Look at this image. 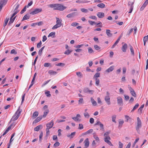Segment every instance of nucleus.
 <instances>
[{
	"label": "nucleus",
	"mask_w": 148,
	"mask_h": 148,
	"mask_svg": "<svg viewBox=\"0 0 148 148\" xmlns=\"http://www.w3.org/2000/svg\"><path fill=\"white\" fill-rule=\"evenodd\" d=\"M90 100L92 105L94 106H96L97 105V103L94 100L92 97L91 98Z\"/></svg>",
	"instance_id": "obj_28"
},
{
	"label": "nucleus",
	"mask_w": 148,
	"mask_h": 148,
	"mask_svg": "<svg viewBox=\"0 0 148 148\" xmlns=\"http://www.w3.org/2000/svg\"><path fill=\"white\" fill-rule=\"evenodd\" d=\"M139 106V104L138 103H136L133 109L131 111V112L134 111Z\"/></svg>",
	"instance_id": "obj_42"
},
{
	"label": "nucleus",
	"mask_w": 148,
	"mask_h": 148,
	"mask_svg": "<svg viewBox=\"0 0 148 148\" xmlns=\"http://www.w3.org/2000/svg\"><path fill=\"white\" fill-rule=\"evenodd\" d=\"M53 120H51L50 123H49L46 124V128H48L49 129H50L52 127L53 125Z\"/></svg>",
	"instance_id": "obj_9"
},
{
	"label": "nucleus",
	"mask_w": 148,
	"mask_h": 148,
	"mask_svg": "<svg viewBox=\"0 0 148 148\" xmlns=\"http://www.w3.org/2000/svg\"><path fill=\"white\" fill-rule=\"evenodd\" d=\"M16 124H14V123H12L10 126H9L7 129L5 130L4 131V133L3 134V136H4L5 134H6L11 129V127L13 125H14V126Z\"/></svg>",
	"instance_id": "obj_6"
},
{
	"label": "nucleus",
	"mask_w": 148,
	"mask_h": 148,
	"mask_svg": "<svg viewBox=\"0 0 148 148\" xmlns=\"http://www.w3.org/2000/svg\"><path fill=\"white\" fill-rule=\"evenodd\" d=\"M130 93L134 97H136V95L134 89L130 87Z\"/></svg>",
	"instance_id": "obj_15"
},
{
	"label": "nucleus",
	"mask_w": 148,
	"mask_h": 148,
	"mask_svg": "<svg viewBox=\"0 0 148 148\" xmlns=\"http://www.w3.org/2000/svg\"><path fill=\"white\" fill-rule=\"evenodd\" d=\"M119 148H122L123 146V145L120 141H119Z\"/></svg>",
	"instance_id": "obj_59"
},
{
	"label": "nucleus",
	"mask_w": 148,
	"mask_h": 148,
	"mask_svg": "<svg viewBox=\"0 0 148 148\" xmlns=\"http://www.w3.org/2000/svg\"><path fill=\"white\" fill-rule=\"evenodd\" d=\"M93 132L92 129H90L84 133V135H86L92 133Z\"/></svg>",
	"instance_id": "obj_31"
},
{
	"label": "nucleus",
	"mask_w": 148,
	"mask_h": 148,
	"mask_svg": "<svg viewBox=\"0 0 148 148\" xmlns=\"http://www.w3.org/2000/svg\"><path fill=\"white\" fill-rule=\"evenodd\" d=\"M84 103V100L83 98L80 99L78 101L79 104H83Z\"/></svg>",
	"instance_id": "obj_46"
},
{
	"label": "nucleus",
	"mask_w": 148,
	"mask_h": 148,
	"mask_svg": "<svg viewBox=\"0 0 148 148\" xmlns=\"http://www.w3.org/2000/svg\"><path fill=\"white\" fill-rule=\"evenodd\" d=\"M83 91L85 93H88L90 94H92L94 92V90H90L88 88H85Z\"/></svg>",
	"instance_id": "obj_4"
},
{
	"label": "nucleus",
	"mask_w": 148,
	"mask_h": 148,
	"mask_svg": "<svg viewBox=\"0 0 148 148\" xmlns=\"http://www.w3.org/2000/svg\"><path fill=\"white\" fill-rule=\"evenodd\" d=\"M7 0H1L0 1V10H1L3 5H5L7 3Z\"/></svg>",
	"instance_id": "obj_7"
},
{
	"label": "nucleus",
	"mask_w": 148,
	"mask_h": 148,
	"mask_svg": "<svg viewBox=\"0 0 148 148\" xmlns=\"http://www.w3.org/2000/svg\"><path fill=\"white\" fill-rule=\"evenodd\" d=\"M104 13L102 12H98L97 14V16L100 18H102L104 16Z\"/></svg>",
	"instance_id": "obj_16"
},
{
	"label": "nucleus",
	"mask_w": 148,
	"mask_h": 148,
	"mask_svg": "<svg viewBox=\"0 0 148 148\" xmlns=\"http://www.w3.org/2000/svg\"><path fill=\"white\" fill-rule=\"evenodd\" d=\"M16 16H15L14 18H12V17H11V18L10 19V21L8 23V25H10L11 24L13 23L16 18Z\"/></svg>",
	"instance_id": "obj_21"
},
{
	"label": "nucleus",
	"mask_w": 148,
	"mask_h": 148,
	"mask_svg": "<svg viewBox=\"0 0 148 148\" xmlns=\"http://www.w3.org/2000/svg\"><path fill=\"white\" fill-rule=\"evenodd\" d=\"M118 104L120 105H123V99L120 97H117Z\"/></svg>",
	"instance_id": "obj_13"
},
{
	"label": "nucleus",
	"mask_w": 148,
	"mask_h": 148,
	"mask_svg": "<svg viewBox=\"0 0 148 148\" xmlns=\"http://www.w3.org/2000/svg\"><path fill=\"white\" fill-rule=\"evenodd\" d=\"M26 6H25L24 8L22 9V10L20 12V13L21 14H23L24 12L26 11Z\"/></svg>",
	"instance_id": "obj_60"
},
{
	"label": "nucleus",
	"mask_w": 148,
	"mask_h": 148,
	"mask_svg": "<svg viewBox=\"0 0 148 148\" xmlns=\"http://www.w3.org/2000/svg\"><path fill=\"white\" fill-rule=\"evenodd\" d=\"M111 139L110 137H108V138L106 137L104 138V141L107 143Z\"/></svg>",
	"instance_id": "obj_43"
},
{
	"label": "nucleus",
	"mask_w": 148,
	"mask_h": 148,
	"mask_svg": "<svg viewBox=\"0 0 148 148\" xmlns=\"http://www.w3.org/2000/svg\"><path fill=\"white\" fill-rule=\"evenodd\" d=\"M146 5L144 3L140 8V10L142 11L144 9Z\"/></svg>",
	"instance_id": "obj_50"
},
{
	"label": "nucleus",
	"mask_w": 148,
	"mask_h": 148,
	"mask_svg": "<svg viewBox=\"0 0 148 148\" xmlns=\"http://www.w3.org/2000/svg\"><path fill=\"white\" fill-rule=\"evenodd\" d=\"M133 28H131L130 30H129L127 33V35H130L131 33L133 32Z\"/></svg>",
	"instance_id": "obj_47"
},
{
	"label": "nucleus",
	"mask_w": 148,
	"mask_h": 148,
	"mask_svg": "<svg viewBox=\"0 0 148 148\" xmlns=\"http://www.w3.org/2000/svg\"><path fill=\"white\" fill-rule=\"evenodd\" d=\"M76 12H73L68 14L66 17L68 18H70L74 17L77 15Z\"/></svg>",
	"instance_id": "obj_12"
},
{
	"label": "nucleus",
	"mask_w": 148,
	"mask_h": 148,
	"mask_svg": "<svg viewBox=\"0 0 148 148\" xmlns=\"http://www.w3.org/2000/svg\"><path fill=\"white\" fill-rule=\"evenodd\" d=\"M49 112V110L48 109H46L45 111L44 112V114L43 116H42V117H45L47 116V114Z\"/></svg>",
	"instance_id": "obj_29"
},
{
	"label": "nucleus",
	"mask_w": 148,
	"mask_h": 148,
	"mask_svg": "<svg viewBox=\"0 0 148 148\" xmlns=\"http://www.w3.org/2000/svg\"><path fill=\"white\" fill-rule=\"evenodd\" d=\"M146 5L144 3L140 8V10L142 11L144 9Z\"/></svg>",
	"instance_id": "obj_51"
},
{
	"label": "nucleus",
	"mask_w": 148,
	"mask_h": 148,
	"mask_svg": "<svg viewBox=\"0 0 148 148\" xmlns=\"http://www.w3.org/2000/svg\"><path fill=\"white\" fill-rule=\"evenodd\" d=\"M88 52L89 53H94V51L91 47H89L88 48Z\"/></svg>",
	"instance_id": "obj_34"
},
{
	"label": "nucleus",
	"mask_w": 148,
	"mask_h": 148,
	"mask_svg": "<svg viewBox=\"0 0 148 148\" xmlns=\"http://www.w3.org/2000/svg\"><path fill=\"white\" fill-rule=\"evenodd\" d=\"M56 24L61 26L62 25V20L61 19H60L59 18L57 17H56Z\"/></svg>",
	"instance_id": "obj_18"
},
{
	"label": "nucleus",
	"mask_w": 148,
	"mask_h": 148,
	"mask_svg": "<svg viewBox=\"0 0 148 148\" xmlns=\"http://www.w3.org/2000/svg\"><path fill=\"white\" fill-rule=\"evenodd\" d=\"M30 16L28 14H27L25 15L23 17L22 21H23L24 20H27L29 18Z\"/></svg>",
	"instance_id": "obj_26"
},
{
	"label": "nucleus",
	"mask_w": 148,
	"mask_h": 148,
	"mask_svg": "<svg viewBox=\"0 0 148 148\" xmlns=\"http://www.w3.org/2000/svg\"><path fill=\"white\" fill-rule=\"evenodd\" d=\"M110 133V132H107L105 133L104 134V136H105V138H108V137H110L108 136V134Z\"/></svg>",
	"instance_id": "obj_54"
},
{
	"label": "nucleus",
	"mask_w": 148,
	"mask_h": 148,
	"mask_svg": "<svg viewBox=\"0 0 148 148\" xmlns=\"http://www.w3.org/2000/svg\"><path fill=\"white\" fill-rule=\"evenodd\" d=\"M148 39V35L145 36L143 37V41L147 42Z\"/></svg>",
	"instance_id": "obj_64"
},
{
	"label": "nucleus",
	"mask_w": 148,
	"mask_h": 148,
	"mask_svg": "<svg viewBox=\"0 0 148 148\" xmlns=\"http://www.w3.org/2000/svg\"><path fill=\"white\" fill-rule=\"evenodd\" d=\"M80 115L79 114H77L76 116L73 117L72 119L74 120L75 121H77L80 120L79 118H80Z\"/></svg>",
	"instance_id": "obj_14"
},
{
	"label": "nucleus",
	"mask_w": 148,
	"mask_h": 148,
	"mask_svg": "<svg viewBox=\"0 0 148 148\" xmlns=\"http://www.w3.org/2000/svg\"><path fill=\"white\" fill-rule=\"evenodd\" d=\"M94 47L96 50L98 51H100L101 47L97 45H95L94 46Z\"/></svg>",
	"instance_id": "obj_32"
},
{
	"label": "nucleus",
	"mask_w": 148,
	"mask_h": 148,
	"mask_svg": "<svg viewBox=\"0 0 148 148\" xmlns=\"http://www.w3.org/2000/svg\"><path fill=\"white\" fill-rule=\"evenodd\" d=\"M71 52V51H70L68 49L64 53L65 54L68 55Z\"/></svg>",
	"instance_id": "obj_57"
},
{
	"label": "nucleus",
	"mask_w": 148,
	"mask_h": 148,
	"mask_svg": "<svg viewBox=\"0 0 148 148\" xmlns=\"http://www.w3.org/2000/svg\"><path fill=\"white\" fill-rule=\"evenodd\" d=\"M84 143L85 147L86 148L88 147L89 146V144L88 139V138H86L84 141Z\"/></svg>",
	"instance_id": "obj_17"
},
{
	"label": "nucleus",
	"mask_w": 148,
	"mask_h": 148,
	"mask_svg": "<svg viewBox=\"0 0 148 148\" xmlns=\"http://www.w3.org/2000/svg\"><path fill=\"white\" fill-rule=\"evenodd\" d=\"M15 8L14 11H18V12H19V10H18V8L19 6V4H18L16 5L15 6Z\"/></svg>",
	"instance_id": "obj_37"
},
{
	"label": "nucleus",
	"mask_w": 148,
	"mask_h": 148,
	"mask_svg": "<svg viewBox=\"0 0 148 148\" xmlns=\"http://www.w3.org/2000/svg\"><path fill=\"white\" fill-rule=\"evenodd\" d=\"M144 104L142 105L141 107L138 109V111L140 112H141L143 110V109L144 108Z\"/></svg>",
	"instance_id": "obj_45"
},
{
	"label": "nucleus",
	"mask_w": 148,
	"mask_h": 148,
	"mask_svg": "<svg viewBox=\"0 0 148 148\" xmlns=\"http://www.w3.org/2000/svg\"><path fill=\"white\" fill-rule=\"evenodd\" d=\"M42 118V116H39L34 121L33 123H36L40 121Z\"/></svg>",
	"instance_id": "obj_19"
},
{
	"label": "nucleus",
	"mask_w": 148,
	"mask_h": 148,
	"mask_svg": "<svg viewBox=\"0 0 148 148\" xmlns=\"http://www.w3.org/2000/svg\"><path fill=\"white\" fill-rule=\"evenodd\" d=\"M95 80V84L97 86H98L99 83V80L98 78H96Z\"/></svg>",
	"instance_id": "obj_52"
},
{
	"label": "nucleus",
	"mask_w": 148,
	"mask_h": 148,
	"mask_svg": "<svg viewBox=\"0 0 148 148\" xmlns=\"http://www.w3.org/2000/svg\"><path fill=\"white\" fill-rule=\"evenodd\" d=\"M19 107L12 116L10 121V122H11V121H14L16 120L19 117L21 112V111H19Z\"/></svg>",
	"instance_id": "obj_2"
},
{
	"label": "nucleus",
	"mask_w": 148,
	"mask_h": 148,
	"mask_svg": "<svg viewBox=\"0 0 148 148\" xmlns=\"http://www.w3.org/2000/svg\"><path fill=\"white\" fill-rule=\"evenodd\" d=\"M42 8H36L34 10L30 13V14L34 15L40 12H42Z\"/></svg>",
	"instance_id": "obj_5"
},
{
	"label": "nucleus",
	"mask_w": 148,
	"mask_h": 148,
	"mask_svg": "<svg viewBox=\"0 0 148 148\" xmlns=\"http://www.w3.org/2000/svg\"><path fill=\"white\" fill-rule=\"evenodd\" d=\"M42 128V126L41 125H39L34 128V131H38L40 129Z\"/></svg>",
	"instance_id": "obj_24"
},
{
	"label": "nucleus",
	"mask_w": 148,
	"mask_h": 148,
	"mask_svg": "<svg viewBox=\"0 0 148 148\" xmlns=\"http://www.w3.org/2000/svg\"><path fill=\"white\" fill-rule=\"evenodd\" d=\"M60 145V143L58 142H56L53 145V146L55 147H56L58 146H59Z\"/></svg>",
	"instance_id": "obj_63"
},
{
	"label": "nucleus",
	"mask_w": 148,
	"mask_h": 148,
	"mask_svg": "<svg viewBox=\"0 0 148 148\" xmlns=\"http://www.w3.org/2000/svg\"><path fill=\"white\" fill-rule=\"evenodd\" d=\"M56 34V33L55 32H52L50 33L48 35V37H54Z\"/></svg>",
	"instance_id": "obj_30"
},
{
	"label": "nucleus",
	"mask_w": 148,
	"mask_h": 148,
	"mask_svg": "<svg viewBox=\"0 0 148 148\" xmlns=\"http://www.w3.org/2000/svg\"><path fill=\"white\" fill-rule=\"evenodd\" d=\"M38 58V56H37L34 60V62L32 64V65L34 66V67L35 68H36V66H35V64H36L37 59Z\"/></svg>",
	"instance_id": "obj_44"
},
{
	"label": "nucleus",
	"mask_w": 148,
	"mask_h": 148,
	"mask_svg": "<svg viewBox=\"0 0 148 148\" xmlns=\"http://www.w3.org/2000/svg\"><path fill=\"white\" fill-rule=\"evenodd\" d=\"M135 1L133 0V1H129L128 3V5L130 7V8H131V7H132V8H134L133 4L134 3Z\"/></svg>",
	"instance_id": "obj_20"
},
{
	"label": "nucleus",
	"mask_w": 148,
	"mask_h": 148,
	"mask_svg": "<svg viewBox=\"0 0 148 148\" xmlns=\"http://www.w3.org/2000/svg\"><path fill=\"white\" fill-rule=\"evenodd\" d=\"M43 133L42 132V131L41 132L40 136H39V141H41L42 138V137Z\"/></svg>",
	"instance_id": "obj_56"
},
{
	"label": "nucleus",
	"mask_w": 148,
	"mask_h": 148,
	"mask_svg": "<svg viewBox=\"0 0 148 148\" xmlns=\"http://www.w3.org/2000/svg\"><path fill=\"white\" fill-rule=\"evenodd\" d=\"M75 132H74L71 133V134L70 135L69 138L71 139L75 135Z\"/></svg>",
	"instance_id": "obj_39"
},
{
	"label": "nucleus",
	"mask_w": 148,
	"mask_h": 148,
	"mask_svg": "<svg viewBox=\"0 0 148 148\" xmlns=\"http://www.w3.org/2000/svg\"><path fill=\"white\" fill-rule=\"evenodd\" d=\"M122 44H124L122 46L121 50L123 52H126V50L127 48V44L124 43V42H123Z\"/></svg>",
	"instance_id": "obj_10"
},
{
	"label": "nucleus",
	"mask_w": 148,
	"mask_h": 148,
	"mask_svg": "<svg viewBox=\"0 0 148 148\" xmlns=\"http://www.w3.org/2000/svg\"><path fill=\"white\" fill-rule=\"evenodd\" d=\"M100 77V73H96L94 75V78L96 79L98 77Z\"/></svg>",
	"instance_id": "obj_40"
},
{
	"label": "nucleus",
	"mask_w": 148,
	"mask_h": 148,
	"mask_svg": "<svg viewBox=\"0 0 148 148\" xmlns=\"http://www.w3.org/2000/svg\"><path fill=\"white\" fill-rule=\"evenodd\" d=\"M130 49L131 53V54L132 55L134 56V51L132 46L130 45Z\"/></svg>",
	"instance_id": "obj_36"
},
{
	"label": "nucleus",
	"mask_w": 148,
	"mask_h": 148,
	"mask_svg": "<svg viewBox=\"0 0 148 148\" xmlns=\"http://www.w3.org/2000/svg\"><path fill=\"white\" fill-rule=\"evenodd\" d=\"M48 73L50 75H55L57 73V72L52 70H50L48 71Z\"/></svg>",
	"instance_id": "obj_23"
},
{
	"label": "nucleus",
	"mask_w": 148,
	"mask_h": 148,
	"mask_svg": "<svg viewBox=\"0 0 148 148\" xmlns=\"http://www.w3.org/2000/svg\"><path fill=\"white\" fill-rule=\"evenodd\" d=\"M99 125L100 128V130H104L103 125L100 121H97L96 123L94 124V125Z\"/></svg>",
	"instance_id": "obj_8"
},
{
	"label": "nucleus",
	"mask_w": 148,
	"mask_h": 148,
	"mask_svg": "<svg viewBox=\"0 0 148 148\" xmlns=\"http://www.w3.org/2000/svg\"><path fill=\"white\" fill-rule=\"evenodd\" d=\"M76 75H77L79 77H82V74L80 72H76Z\"/></svg>",
	"instance_id": "obj_58"
},
{
	"label": "nucleus",
	"mask_w": 148,
	"mask_h": 148,
	"mask_svg": "<svg viewBox=\"0 0 148 148\" xmlns=\"http://www.w3.org/2000/svg\"><path fill=\"white\" fill-rule=\"evenodd\" d=\"M49 7H57V10L60 11H63L65 9L66 7L60 4H53L49 5Z\"/></svg>",
	"instance_id": "obj_1"
},
{
	"label": "nucleus",
	"mask_w": 148,
	"mask_h": 148,
	"mask_svg": "<svg viewBox=\"0 0 148 148\" xmlns=\"http://www.w3.org/2000/svg\"><path fill=\"white\" fill-rule=\"evenodd\" d=\"M65 65V64L64 63H58L57 64H56V65L57 66H64Z\"/></svg>",
	"instance_id": "obj_61"
},
{
	"label": "nucleus",
	"mask_w": 148,
	"mask_h": 148,
	"mask_svg": "<svg viewBox=\"0 0 148 148\" xmlns=\"http://www.w3.org/2000/svg\"><path fill=\"white\" fill-rule=\"evenodd\" d=\"M114 69V66H110L109 68H108L106 71L109 73L112 71Z\"/></svg>",
	"instance_id": "obj_22"
},
{
	"label": "nucleus",
	"mask_w": 148,
	"mask_h": 148,
	"mask_svg": "<svg viewBox=\"0 0 148 148\" xmlns=\"http://www.w3.org/2000/svg\"><path fill=\"white\" fill-rule=\"evenodd\" d=\"M104 100L108 105H109L111 104L110 96H105L104 98Z\"/></svg>",
	"instance_id": "obj_11"
},
{
	"label": "nucleus",
	"mask_w": 148,
	"mask_h": 148,
	"mask_svg": "<svg viewBox=\"0 0 148 148\" xmlns=\"http://www.w3.org/2000/svg\"><path fill=\"white\" fill-rule=\"evenodd\" d=\"M38 112L37 111L34 112L32 116V118L33 119H35L36 118L38 115Z\"/></svg>",
	"instance_id": "obj_25"
},
{
	"label": "nucleus",
	"mask_w": 148,
	"mask_h": 148,
	"mask_svg": "<svg viewBox=\"0 0 148 148\" xmlns=\"http://www.w3.org/2000/svg\"><path fill=\"white\" fill-rule=\"evenodd\" d=\"M45 47V46H44L39 50L38 54L40 56H41L42 55V50L44 49Z\"/></svg>",
	"instance_id": "obj_35"
},
{
	"label": "nucleus",
	"mask_w": 148,
	"mask_h": 148,
	"mask_svg": "<svg viewBox=\"0 0 148 148\" xmlns=\"http://www.w3.org/2000/svg\"><path fill=\"white\" fill-rule=\"evenodd\" d=\"M84 114L85 117L86 118H88L90 116L89 114L87 112L84 113Z\"/></svg>",
	"instance_id": "obj_48"
},
{
	"label": "nucleus",
	"mask_w": 148,
	"mask_h": 148,
	"mask_svg": "<svg viewBox=\"0 0 148 148\" xmlns=\"http://www.w3.org/2000/svg\"><path fill=\"white\" fill-rule=\"evenodd\" d=\"M81 11L82 12H84V13H87L88 11V10L87 9H85V8L81 9Z\"/></svg>",
	"instance_id": "obj_62"
},
{
	"label": "nucleus",
	"mask_w": 148,
	"mask_h": 148,
	"mask_svg": "<svg viewBox=\"0 0 148 148\" xmlns=\"http://www.w3.org/2000/svg\"><path fill=\"white\" fill-rule=\"evenodd\" d=\"M97 6L101 8H105V5L104 3H101L98 4Z\"/></svg>",
	"instance_id": "obj_33"
},
{
	"label": "nucleus",
	"mask_w": 148,
	"mask_h": 148,
	"mask_svg": "<svg viewBox=\"0 0 148 148\" xmlns=\"http://www.w3.org/2000/svg\"><path fill=\"white\" fill-rule=\"evenodd\" d=\"M106 34L109 37H111L112 36V34L110 33V31L109 29L106 30Z\"/></svg>",
	"instance_id": "obj_27"
},
{
	"label": "nucleus",
	"mask_w": 148,
	"mask_h": 148,
	"mask_svg": "<svg viewBox=\"0 0 148 148\" xmlns=\"http://www.w3.org/2000/svg\"><path fill=\"white\" fill-rule=\"evenodd\" d=\"M61 26L57 24H56V25H54L52 28V29H57V28L59 27H60Z\"/></svg>",
	"instance_id": "obj_38"
},
{
	"label": "nucleus",
	"mask_w": 148,
	"mask_h": 148,
	"mask_svg": "<svg viewBox=\"0 0 148 148\" xmlns=\"http://www.w3.org/2000/svg\"><path fill=\"white\" fill-rule=\"evenodd\" d=\"M146 5L144 3L140 8V10L142 11L144 9Z\"/></svg>",
	"instance_id": "obj_49"
},
{
	"label": "nucleus",
	"mask_w": 148,
	"mask_h": 148,
	"mask_svg": "<svg viewBox=\"0 0 148 148\" xmlns=\"http://www.w3.org/2000/svg\"><path fill=\"white\" fill-rule=\"evenodd\" d=\"M137 122L135 127L136 130L138 133L140 132V129L142 127L141 121L139 117L137 118Z\"/></svg>",
	"instance_id": "obj_3"
},
{
	"label": "nucleus",
	"mask_w": 148,
	"mask_h": 148,
	"mask_svg": "<svg viewBox=\"0 0 148 148\" xmlns=\"http://www.w3.org/2000/svg\"><path fill=\"white\" fill-rule=\"evenodd\" d=\"M50 92L48 91L45 92V94L46 95L47 97H50L51 96V94L50 93Z\"/></svg>",
	"instance_id": "obj_53"
},
{
	"label": "nucleus",
	"mask_w": 148,
	"mask_h": 148,
	"mask_svg": "<svg viewBox=\"0 0 148 148\" xmlns=\"http://www.w3.org/2000/svg\"><path fill=\"white\" fill-rule=\"evenodd\" d=\"M116 118V116L115 115H113L112 117V120L113 122H114L115 123H116L115 121V119Z\"/></svg>",
	"instance_id": "obj_55"
},
{
	"label": "nucleus",
	"mask_w": 148,
	"mask_h": 148,
	"mask_svg": "<svg viewBox=\"0 0 148 148\" xmlns=\"http://www.w3.org/2000/svg\"><path fill=\"white\" fill-rule=\"evenodd\" d=\"M9 21V18H6L5 21L4 23L3 26L4 27H5V26L7 25L8 22Z\"/></svg>",
	"instance_id": "obj_41"
}]
</instances>
